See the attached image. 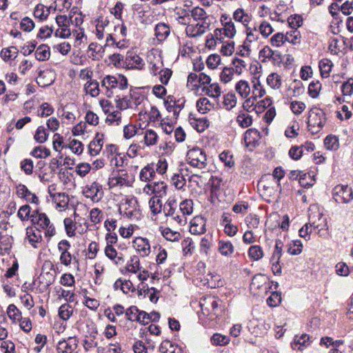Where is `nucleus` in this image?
I'll return each instance as SVG.
<instances>
[{
    "mask_svg": "<svg viewBox=\"0 0 353 353\" xmlns=\"http://www.w3.org/2000/svg\"><path fill=\"white\" fill-rule=\"evenodd\" d=\"M326 120L325 113L322 109L317 107L312 108L309 111L307 121L308 130L312 134H316L323 129Z\"/></svg>",
    "mask_w": 353,
    "mask_h": 353,
    "instance_id": "1",
    "label": "nucleus"
},
{
    "mask_svg": "<svg viewBox=\"0 0 353 353\" xmlns=\"http://www.w3.org/2000/svg\"><path fill=\"white\" fill-rule=\"evenodd\" d=\"M332 194L337 203H349L353 200V190L347 185H336L332 189Z\"/></svg>",
    "mask_w": 353,
    "mask_h": 353,
    "instance_id": "2",
    "label": "nucleus"
},
{
    "mask_svg": "<svg viewBox=\"0 0 353 353\" xmlns=\"http://www.w3.org/2000/svg\"><path fill=\"white\" fill-rule=\"evenodd\" d=\"M186 157L187 161L192 167L203 169L207 165L206 154L202 149L198 147L190 150Z\"/></svg>",
    "mask_w": 353,
    "mask_h": 353,
    "instance_id": "3",
    "label": "nucleus"
},
{
    "mask_svg": "<svg viewBox=\"0 0 353 353\" xmlns=\"http://www.w3.org/2000/svg\"><path fill=\"white\" fill-rule=\"evenodd\" d=\"M109 184L111 187L131 186L132 182L128 179V172L125 170L120 169L113 171L111 176L109 177Z\"/></svg>",
    "mask_w": 353,
    "mask_h": 353,
    "instance_id": "4",
    "label": "nucleus"
},
{
    "mask_svg": "<svg viewBox=\"0 0 353 353\" xmlns=\"http://www.w3.org/2000/svg\"><path fill=\"white\" fill-rule=\"evenodd\" d=\"M167 185L164 181H155L148 183L143 188V192L150 195L154 194L156 198H161L166 195Z\"/></svg>",
    "mask_w": 353,
    "mask_h": 353,
    "instance_id": "5",
    "label": "nucleus"
},
{
    "mask_svg": "<svg viewBox=\"0 0 353 353\" xmlns=\"http://www.w3.org/2000/svg\"><path fill=\"white\" fill-rule=\"evenodd\" d=\"M83 193L85 197L90 198L94 202H98L103 196L102 185L97 182H93L90 185H87Z\"/></svg>",
    "mask_w": 353,
    "mask_h": 353,
    "instance_id": "6",
    "label": "nucleus"
},
{
    "mask_svg": "<svg viewBox=\"0 0 353 353\" xmlns=\"http://www.w3.org/2000/svg\"><path fill=\"white\" fill-rule=\"evenodd\" d=\"M78 339L77 337H68L59 341L57 346V353H72L78 346Z\"/></svg>",
    "mask_w": 353,
    "mask_h": 353,
    "instance_id": "7",
    "label": "nucleus"
},
{
    "mask_svg": "<svg viewBox=\"0 0 353 353\" xmlns=\"http://www.w3.org/2000/svg\"><path fill=\"white\" fill-rule=\"evenodd\" d=\"M245 28L246 38L243 43L240 46V48H243L244 50H250V43L257 41L259 39V33L258 32L256 25H254V27H250L248 26Z\"/></svg>",
    "mask_w": 353,
    "mask_h": 353,
    "instance_id": "8",
    "label": "nucleus"
},
{
    "mask_svg": "<svg viewBox=\"0 0 353 353\" xmlns=\"http://www.w3.org/2000/svg\"><path fill=\"white\" fill-rule=\"evenodd\" d=\"M125 63L130 68L141 70L145 63L141 57L132 52H128L125 57Z\"/></svg>",
    "mask_w": 353,
    "mask_h": 353,
    "instance_id": "9",
    "label": "nucleus"
},
{
    "mask_svg": "<svg viewBox=\"0 0 353 353\" xmlns=\"http://www.w3.org/2000/svg\"><path fill=\"white\" fill-rule=\"evenodd\" d=\"M17 194L19 197L25 199L27 201L30 203H37L39 202L38 197L34 194L32 193L23 184L17 185Z\"/></svg>",
    "mask_w": 353,
    "mask_h": 353,
    "instance_id": "10",
    "label": "nucleus"
},
{
    "mask_svg": "<svg viewBox=\"0 0 353 353\" xmlns=\"http://www.w3.org/2000/svg\"><path fill=\"white\" fill-rule=\"evenodd\" d=\"M133 245L143 256H148L150 254V245L147 239L137 237L133 241Z\"/></svg>",
    "mask_w": 353,
    "mask_h": 353,
    "instance_id": "11",
    "label": "nucleus"
},
{
    "mask_svg": "<svg viewBox=\"0 0 353 353\" xmlns=\"http://www.w3.org/2000/svg\"><path fill=\"white\" fill-rule=\"evenodd\" d=\"M26 239L28 240L29 243L33 248H38L37 243H40L42 240L41 231L37 228L34 230L32 227L27 228Z\"/></svg>",
    "mask_w": 353,
    "mask_h": 353,
    "instance_id": "12",
    "label": "nucleus"
},
{
    "mask_svg": "<svg viewBox=\"0 0 353 353\" xmlns=\"http://www.w3.org/2000/svg\"><path fill=\"white\" fill-rule=\"evenodd\" d=\"M31 221L41 229L47 228L50 223L49 218L45 213H39L37 210L34 211L31 215Z\"/></svg>",
    "mask_w": 353,
    "mask_h": 353,
    "instance_id": "13",
    "label": "nucleus"
},
{
    "mask_svg": "<svg viewBox=\"0 0 353 353\" xmlns=\"http://www.w3.org/2000/svg\"><path fill=\"white\" fill-rule=\"evenodd\" d=\"M259 138L260 133L257 130L253 128L247 130L243 136L245 146H255Z\"/></svg>",
    "mask_w": 353,
    "mask_h": 353,
    "instance_id": "14",
    "label": "nucleus"
},
{
    "mask_svg": "<svg viewBox=\"0 0 353 353\" xmlns=\"http://www.w3.org/2000/svg\"><path fill=\"white\" fill-rule=\"evenodd\" d=\"M206 231L205 221L202 218H194L190 222V232L192 234H202Z\"/></svg>",
    "mask_w": 353,
    "mask_h": 353,
    "instance_id": "15",
    "label": "nucleus"
},
{
    "mask_svg": "<svg viewBox=\"0 0 353 353\" xmlns=\"http://www.w3.org/2000/svg\"><path fill=\"white\" fill-rule=\"evenodd\" d=\"M159 350L162 353H183V348L175 345L168 339H165L159 346Z\"/></svg>",
    "mask_w": 353,
    "mask_h": 353,
    "instance_id": "16",
    "label": "nucleus"
},
{
    "mask_svg": "<svg viewBox=\"0 0 353 353\" xmlns=\"http://www.w3.org/2000/svg\"><path fill=\"white\" fill-rule=\"evenodd\" d=\"M154 31L155 36L159 41H165L170 32L169 26L164 23H158L155 27Z\"/></svg>",
    "mask_w": 353,
    "mask_h": 353,
    "instance_id": "17",
    "label": "nucleus"
},
{
    "mask_svg": "<svg viewBox=\"0 0 353 353\" xmlns=\"http://www.w3.org/2000/svg\"><path fill=\"white\" fill-rule=\"evenodd\" d=\"M310 336L306 334H303L301 336H295L293 342L292 343V347L294 350H302L303 347L310 345Z\"/></svg>",
    "mask_w": 353,
    "mask_h": 353,
    "instance_id": "18",
    "label": "nucleus"
},
{
    "mask_svg": "<svg viewBox=\"0 0 353 353\" xmlns=\"http://www.w3.org/2000/svg\"><path fill=\"white\" fill-rule=\"evenodd\" d=\"M49 194L52 200L57 203L59 207L63 208L66 206L69 201L68 195L65 192L52 193L50 187L49 188Z\"/></svg>",
    "mask_w": 353,
    "mask_h": 353,
    "instance_id": "19",
    "label": "nucleus"
},
{
    "mask_svg": "<svg viewBox=\"0 0 353 353\" xmlns=\"http://www.w3.org/2000/svg\"><path fill=\"white\" fill-rule=\"evenodd\" d=\"M218 250L221 255L228 256L234 252V248L230 241L219 240L218 242Z\"/></svg>",
    "mask_w": 353,
    "mask_h": 353,
    "instance_id": "20",
    "label": "nucleus"
},
{
    "mask_svg": "<svg viewBox=\"0 0 353 353\" xmlns=\"http://www.w3.org/2000/svg\"><path fill=\"white\" fill-rule=\"evenodd\" d=\"M233 19L246 27L251 21V15L246 13L243 8H238L233 13Z\"/></svg>",
    "mask_w": 353,
    "mask_h": 353,
    "instance_id": "21",
    "label": "nucleus"
},
{
    "mask_svg": "<svg viewBox=\"0 0 353 353\" xmlns=\"http://www.w3.org/2000/svg\"><path fill=\"white\" fill-rule=\"evenodd\" d=\"M156 174L153 164H148L141 169L139 174L140 180L142 181H150Z\"/></svg>",
    "mask_w": 353,
    "mask_h": 353,
    "instance_id": "22",
    "label": "nucleus"
},
{
    "mask_svg": "<svg viewBox=\"0 0 353 353\" xmlns=\"http://www.w3.org/2000/svg\"><path fill=\"white\" fill-rule=\"evenodd\" d=\"M50 57V48L46 44L40 45L36 52L35 57L39 61H44L48 60Z\"/></svg>",
    "mask_w": 353,
    "mask_h": 353,
    "instance_id": "23",
    "label": "nucleus"
},
{
    "mask_svg": "<svg viewBox=\"0 0 353 353\" xmlns=\"http://www.w3.org/2000/svg\"><path fill=\"white\" fill-rule=\"evenodd\" d=\"M333 63L329 59H323L319 61V67L321 72V75L323 78H327L330 77Z\"/></svg>",
    "mask_w": 353,
    "mask_h": 353,
    "instance_id": "24",
    "label": "nucleus"
},
{
    "mask_svg": "<svg viewBox=\"0 0 353 353\" xmlns=\"http://www.w3.org/2000/svg\"><path fill=\"white\" fill-rule=\"evenodd\" d=\"M185 32L189 37H198L203 35L205 32L203 29L201 28L200 23L196 24H189L185 28Z\"/></svg>",
    "mask_w": 353,
    "mask_h": 353,
    "instance_id": "25",
    "label": "nucleus"
},
{
    "mask_svg": "<svg viewBox=\"0 0 353 353\" xmlns=\"http://www.w3.org/2000/svg\"><path fill=\"white\" fill-rule=\"evenodd\" d=\"M324 145L329 150H336L339 148V139L333 134L327 135L324 139Z\"/></svg>",
    "mask_w": 353,
    "mask_h": 353,
    "instance_id": "26",
    "label": "nucleus"
},
{
    "mask_svg": "<svg viewBox=\"0 0 353 353\" xmlns=\"http://www.w3.org/2000/svg\"><path fill=\"white\" fill-rule=\"evenodd\" d=\"M161 234L168 241H178L180 239L181 234L178 232L172 231L169 228H160Z\"/></svg>",
    "mask_w": 353,
    "mask_h": 353,
    "instance_id": "27",
    "label": "nucleus"
},
{
    "mask_svg": "<svg viewBox=\"0 0 353 353\" xmlns=\"http://www.w3.org/2000/svg\"><path fill=\"white\" fill-rule=\"evenodd\" d=\"M85 90L87 94L92 97H97L99 94V84L96 80H91L85 84Z\"/></svg>",
    "mask_w": 353,
    "mask_h": 353,
    "instance_id": "28",
    "label": "nucleus"
},
{
    "mask_svg": "<svg viewBox=\"0 0 353 353\" xmlns=\"http://www.w3.org/2000/svg\"><path fill=\"white\" fill-rule=\"evenodd\" d=\"M192 127L199 132H203L209 127V121L206 118L191 121Z\"/></svg>",
    "mask_w": 353,
    "mask_h": 353,
    "instance_id": "29",
    "label": "nucleus"
},
{
    "mask_svg": "<svg viewBox=\"0 0 353 353\" xmlns=\"http://www.w3.org/2000/svg\"><path fill=\"white\" fill-rule=\"evenodd\" d=\"M303 250V244L301 240L292 241L288 245L287 252L291 255H298Z\"/></svg>",
    "mask_w": 353,
    "mask_h": 353,
    "instance_id": "30",
    "label": "nucleus"
},
{
    "mask_svg": "<svg viewBox=\"0 0 353 353\" xmlns=\"http://www.w3.org/2000/svg\"><path fill=\"white\" fill-rule=\"evenodd\" d=\"M235 89L242 98H246L250 94V91L248 83L244 80L239 81L236 84Z\"/></svg>",
    "mask_w": 353,
    "mask_h": 353,
    "instance_id": "31",
    "label": "nucleus"
},
{
    "mask_svg": "<svg viewBox=\"0 0 353 353\" xmlns=\"http://www.w3.org/2000/svg\"><path fill=\"white\" fill-rule=\"evenodd\" d=\"M236 121L241 128H246L252 124V117L247 113H240L236 117Z\"/></svg>",
    "mask_w": 353,
    "mask_h": 353,
    "instance_id": "32",
    "label": "nucleus"
},
{
    "mask_svg": "<svg viewBox=\"0 0 353 353\" xmlns=\"http://www.w3.org/2000/svg\"><path fill=\"white\" fill-rule=\"evenodd\" d=\"M248 255L253 261H258L263 256V251L260 245H252L248 250Z\"/></svg>",
    "mask_w": 353,
    "mask_h": 353,
    "instance_id": "33",
    "label": "nucleus"
},
{
    "mask_svg": "<svg viewBox=\"0 0 353 353\" xmlns=\"http://www.w3.org/2000/svg\"><path fill=\"white\" fill-rule=\"evenodd\" d=\"M197 110L201 114H205L211 109V103L208 99L200 98L196 101Z\"/></svg>",
    "mask_w": 353,
    "mask_h": 353,
    "instance_id": "34",
    "label": "nucleus"
},
{
    "mask_svg": "<svg viewBox=\"0 0 353 353\" xmlns=\"http://www.w3.org/2000/svg\"><path fill=\"white\" fill-rule=\"evenodd\" d=\"M289 36L288 34H284L281 32H278L272 36L270 39V43L272 46L274 47H280L287 40H288Z\"/></svg>",
    "mask_w": 353,
    "mask_h": 353,
    "instance_id": "35",
    "label": "nucleus"
},
{
    "mask_svg": "<svg viewBox=\"0 0 353 353\" xmlns=\"http://www.w3.org/2000/svg\"><path fill=\"white\" fill-rule=\"evenodd\" d=\"M48 135L46 129L43 125H40L36 130L34 139L37 143H43L47 141Z\"/></svg>",
    "mask_w": 353,
    "mask_h": 353,
    "instance_id": "36",
    "label": "nucleus"
},
{
    "mask_svg": "<svg viewBox=\"0 0 353 353\" xmlns=\"http://www.w3.org/2000/svg\"><path fill=\"white\" fill-rule=\"evenodd\" d=\"M283 243L281 239H276L274 252L271 256L270 261H280L281 257L283 254Z\"/></svg>",
    "mask_w": 353,
    "mask_h": 353,
    "instance_id": "37",
    "label": "nucleus"
},
{
    "mask_svg": "<svg viewBox=\"0 0 353 353\" xmlns=\"http://www.w3.org/2000/svg\"><path fill=\"white\" fill-rule=\"evenodd\" d=\"M267 83L273 89H279L281 86V77L273 72L267 77Z\"/></svg>",
    "mask_w": 353,
    "mask_h": 353,
    "instance_id": "38",
    "label": "nucleus"
},
{
    "mask_svg": "<svg viewBox=\"0 0 353 353\" xmlns=\"http://www.w3.org/2000/svg\"><path fill=\"white\" fill-rule=\"evenodd\" d=\"M45 8L43 5L38 4L34 10V16L41 21L46 20L50 14V10L48 8L45 10Z\"/></svg>",
    "mask_w": 353,
    "mask_h": 353,
    "instance_id": "39",
    "label": "nucleus"
},
{
    "mask_svg": "<svg viewBox=\"0 0 353 353\" xmlns=\"http://www.w3.org/2000/svg\"><path fill=\"white\" fill-rule=\"evenodd\" d=\"M223 98L224 99L223 103L226 110H230L236 105V98L234 93L229 92L224 95Z\"/></svg>",
    "mask_w": 353,
    "mask_h": 353,
    "instance_id": "40",
    "label": "nucleus"
},
{
    "mask_svg": "<svg viewBox=\"0 0 353 353\" xmlns=\"http://www.w3.org/2000/svg\"><path fill=\"white\" fill-rule=\"evenodd\" d=\"M71 308L72 307L68 303L61 305L59 309V317L63 321L68 320L73 312Z\"/></svg>",
    "mask_w": 353,
    "mask_h": 353,
    "instance_id": "41",
    "label": "nucleus"
},
{
    "mask_svg": "<svg viewBox=\"0 0 353 353\" xmlns=\"http://www.w3.org/2000/svg\"><path fill=\"white\" fill-rule=\"evenodd\" d=\"M257 29L259 33L265 38L270 36L273 32L272 27L270 23L266 21H263L259 26H257Z\"/></svg>",
    "mask_w": 353,
    "mask_h": 353,
    "instance_id": "42",
    "label": "nucleus"
},
{
    "mask_svg": "<svg viewBox=\"0 0 353 353\" xmlns=\"http://www.w3.org/2000/svg\"><path fill=\"white\" fill-rule=\"evenodd\" d=\"M179 210L183 216L190 215L193 211V202L191 199H185L180 203Z\"/></svg>",
    "mask_w": 353,
    "mask_h": 353,
    "instance_id": "43",
    "label": "nucleus"
},
{
    "mask_svg": "<svg viewBox=\"0 0 353 353\" xmlns=\"http://www.w3.org/2000/svg\"><path fill=\"white\" fill-rule=\"evenodd\" d=\"M158 139L157 134L153 130H147L144 136V142L147 146L155 145Z\"/></svg>",
    "mask_w": 353,
    "mask_h": 353,
    "instance_id": "44",
    "label": "nucleus"
},
{
    "mask_svg": "<svg viewBox=\"0 0 353 353\" xmlns=\"http://www.w3.org/2000/svg\"><path fill=\"white\" fill-rule=\"evenodd\" d=\"M30 154L35 158L43 159L50 155V151L46 148L37 146L33 149Z\"/></svg>",
    "mask_w": 353,
    "mask_h": 353,
    "instance_id": "45",
    "label": "nucleus"
},
{
    "mask_svg": "<svg viewBox=\"0 0 353 353\" xmlns=\"http://www.w3.org/2000/svg\"><path fill=\"white\" fill-rule=\"evenodd\" d=\"M203 91H205L207 95L211 97L217 98L221 95V88L218 83L210 84L209 87L204 88Z\"/></svg>",
    "mask_w": 353,
    "mask_h": 353,
    "instance_id": "46",
    "label": "nucleus"
},
{
    "mask_svg": "<svg viewBox=\"0 0 353 353\" xmlns=\"http://www.w3.org/2000/svg\"><path fill=\"white\" fill-rule=\"evenodd\" d=\"M306 176L307 174L303 173V172L299 170H292L290 172V179L292 180H296L299 179L300 184L305 188H306L307 185H311L308 183H304V180L305 179Z\"/></svg>",
    "mask_w": 353,
    "mask_h": 353,
    "instance_id": "47",
    "label": "nucleus"
},
{
    "mask_svg": "<svg viewBox=\"0 0 353 353\" xmlns=\"http://www.w3.org/2000/svg\"><path fill=\"white\" fill-rule=\"evenodd\" d=\"M140 270V261L137 256H132L127 264V270L132 273H137Z\"/></svg>",
    "mask_w": 353,
    "mask_h": 353,
    "instance_id": "48",
    "label": "nucleus"
},
{
    "mask_svg": "<svg viewBox=\"0 0 353 353\" xmlns=\"http://www.w3.org/2000/svg\"><path fill=\"white\" fill-rule=\"evenodd\" d=\"M234 72V68L225 67L220 74V79L221 82L224 83L230 82L233 78Z\"/></svg>",
    "mask_w": 353,
    "mask_h": 353,
    "instance_id": "49",
    "label": "nucleus"
},
{
    "mask_svg": "<svg viewBox=\"0 0 353 353\" xmlns=\"http://www.w3.org/2000/svg\"><path fill=\"white\" fill-rule=\"evenodd\" d=\"M151 212L156 215L161 212L162 202L159 198L152 197L149 201Z\"/></svg>",
    "mask_w": 353,
    "mask_h": 353,
    "instance_id": "50",
    "label": "nucleus"
},
{
    "mask_svg": "<svg viewBox=\"0 0 353 353\" xmlns=\"http://www.w3.org/2000/svg\"><path fill=\"white\" fill-rule=\"evenodd\" d=\"M281 302V294L278 292H273L266 300L267 304L272 307L278 306Z\"/></svg>",
    "mask_w": 353,
    "mask_h": 353,
    "instance_id": "51",
    "label": "nucleus"
},
{
    "mask_svg": "<svg viewBox=\"0 0 353 353\" xmlns=\"http://www.w3.org/2000/svg\"><path fill=\"white\" fill-rule=\"evenodd\" d=\"M7 313L9 318L14 321H19L22 318L21 312L14 304H10L8 306Z\"/></svg>",
    "mask_w": 353,
    "mask_h": 353,
    "instance_id": "52",
    "label": "nucleus"
},
{
    "mask_svg": "<svg viewBox=\"0 0 353 353\" xmlns=\"http://www.w3.org/2000/svg\"><path fill=\"white\" fill-rule=\"evenodd\" d=\"M288 22L292 29H296L303 25V18L299 14L291 15L288 19Z\"/></svg>",
    "mask_w": 353,
    "mask_h": 353,
    "instance_id": "53",
    "label": "nucleus"
},
{
    "mask_svg": "<svg viewBox=\"0 0 353 353\" xmlns=\"http://www.w3.org/2000/svg\"><path fill=\"white\" fill-rule=\"evenodd\" d=\"M223 26V34L225 37L232 39L235 36L236 30L234 22H225V25Z\"/></svg>",
    "mask_w": 353,
    "mask_h": 353,
    "instance_id": "54",
    "label": "nucleus"
},
{
    "mask_svg": "<svg viewBox=\"0 0 353 353\" xmlns=\"http://www.w3.org/2000/svg\"><path fill=\"white\" fill-rule=\"evenodd\" d=\"M118 83L119 81L116 77L111 75H107L101 81V87L106 88L108 86V88H115L117 87Z\"/></svg>",
    "mask_w": 353,
    "mask_h": 353,
    "instance_id": "55",
    "label": "nucleus"
},
{
    "mask_svg": "<svg viewBox=\"0 0 353 353\" xmlns=\"http://www.w3.org/2000/svg\"><path fill=\"white\" fill-rule=\"evenodd\" d=\"M321 89V84L319 81L311 82L308 86V94L312 98H316Z\"/></svg>",
    "mask_w": 353,
    "mask_h": 353,
    "instance_id": "56",
    "label": "nucleus"
},
{
    "mask_svg": "<svg viewBox=\"0 0 353 353\" xmlns=\"http://www.w3.org/2000/svg\"><path fill=\"white\" fill-rule=\"evenodd\" d=\"M219 159L227 167L232 168L234 165L233 157L229 151H223L221 152L219 154Z\"/></svg>",
    "mask_w": 353,
    "mask_h": 353,
    "instance_id": "57",
    "label": "nucleus"
},
{
    "mask_svg": "<svg viewBox=\"0 0 353 353\" xmlns=\"http://www.w3.org/2000/svg\"><path fill=\"white\" fill-rule=\"evenodd\" d=\"M343 96L350 97L353 94V78H349L341 85Z\"/></svg>",
    "mask_w": 353,
    "mask_h": 353,
    "instance_id": "58",
    "label": "nucleus"
},
{
    "mask_svg": "<svg viewBox=\"0 0 353 353\" xmlns=\"http://www.w3.org/2000/svg\"><path fill=\"white\" fill-rule=\"evenodd\" d=\"M53 107L48 103H43L40 105V111L38 112V116L41 117H46L51 115L54 112Z\"/></svg>",
    "mask_w": 353,
    "mask_h": 353,
    "instance_id": "59",
    "label": "nucleus"
},
{
    "mask_svg": "<svg viewBox=\"0 0 353 353\" xmlns=\"http://www.w3.org/2000/svg\"><path fill=\"white\" fill-rule=\"evenodd\" d=\"M221 57L217 54H210L206 61L208 67L210 69H215L221 63Z\"/></svg>",
    "mask_w": 353,
    "mask_h": 353,
    "instance_id": "60",
    "label": "nucleus"
},
{
    "mask_svg": "<svg viewBox=\"0 0 353 353\" xmlns=\"http://www.w3.org/2000/svg\"><path fill=\"white\" fill-rule=\"evenodd\" d=\"M211 341L216 345H225L229 343L230 340L227 336L216 333L212 335Z\"/></svg>",
    "mask_w": 353,
    "mask_h": 353,
    "instance_id": "61",
    "label": "nucleus"
},
{
    "mask_svg": "<svg viewBox=\"0 0 353 353\" xmlns=\"http://www.w3.org/2000/svg\"><path fill=\"white\" fill-rule=\"evenodd\" d=\"M65 230L67 235L69 237L74 236L75 235V225L73 221L70 218H65L63 220Z\"/></svg>",
    "mask_w": 353,
    "mask_h": 353,
    "instance_id": "62",
    "label": "nucleus"
},
{
    "mask_svg": "<svg viewBox=\"0 0 353 353\" xmlns=\"http://www.w3.org/2000/svg\"><path fill=\"white\" fill-rule=\"evenodd\" d=\"M190 15L194 21H200L207 16L204 9L199 7L194 8L190 11Z\"/></svg>",
    "mask_w": 353,
    "mask_h": 353,
    "instance_id": "63",
    "label": "nucleus"
},
{
    "mask_svg": "<svg viewBox=\"0 0 353 353\" xmlns=\"http://www.w3.org/2000/svg\"><path fill=\"white\" fill-rule=\"evenodd\" d=\"M305 108V104L302 101H294L291 102L290 109L295 114H301Z\"/></svg>",
    "mask_w": 353,
    "mask_h": 353,
    "instance_id": "64",
    "label": "nucleus"
}]
</instances>
